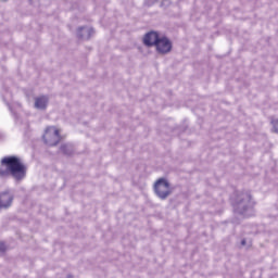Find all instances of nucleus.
<instances>
[{
  "label": "nucleus",
  "mask_w": 278,
  "mask_h": 278,
  "mask_svg": "<svg viewBox=\"0 0 278 278\" xmlns=\"http://www.w3.org/2000/svg\"><path fill=\"white\" fill-rule=\"evenodd\" d=\"M1 166H7V168L0 167V179H8L12 177L17 184L23 181L27 177V166L21 162L18 156H4L0 161Z\"/></svg>",
  "instance_id": "obj_1"
},
{
  "label": "nucleus",
  "mask_w": 278,
  "mask_h": 278,
  "mask_svg": "<svg viewBox=\"0 0 278 278\" xmlns=\"http://www.w3.org/2000/svg\"><path fill=\"white\" fill-rule=\"evenodd\" d=\"M255 207V201L249 191H241L237 194L233 202V212L240 216H253V208Z\"/></svg>",
  "instance_id": "obj_2"
},
{
  "label": "nucleus",
  "mask_w": 278,
  "mask_h": 278,
  "mask_svg": "<svg viewBox=\"0 0 278 278\" xmlns=\"http://www.w3.org/2000/svg\"><path fill=\"white\" fill-rule=\"evenodd\" d=\"M154 192L159 199L166 201L173 191L170 190V182L166 178H160L154 184Z\"/></svg>",
  "instance_id": "obj_3"
},
{
  "label": "nucleus",
  "mask_w": 278,
  "mask_h": 278,
  "mask_svg": "<svg viewBox=\"0 0 278 278\" xmlns=\"http://www.w3.org/2000/svg\"><path fill=\"white\" fill-rule=\"evenodd\" d=\"M61 141L62 137L60 136V130L55 128V126H50L46 129L43 142H46L48 147H58Z\"/></svg>",
  "instance_id": "obj_4"
},
{
  "label": "nucleus",
  "mask_w": 278,
  "mask_h": 278,
  "mask_svg": "<svg viewBox=\"0 0 278 278\" xmlns=\"http://www.w3.org/2000/svg\"><path fill=\"white\" fill-rule=\"evenodd\" d=\"M155 49L160 55H166L173 51V41H170L166 36L160 37L156 41Z\"/></svg>",
  "instance_id": "obj_5"
},
{
  "label": "nucleus",
  "mask_w": 278,
  "mask_h": 278,
  "mask_svg": "<svg viewBox=\"0 0 278 278\" xmlns=\"http://www.w3.org/2000/svg\"><path fill=\"white\" fill-rule=\"evenodd\" d=\"M14 203V194L10 191L0 192V210H10Z\"/></svg>",
  "instance_id": "obj_6"
},
{
  "label": "nucleus",
  "mask_w": 278,
  "mask_h": 278,
  "mask_svg": "<svg viewBox=\"0 0 278 278\" xmlns=\"http://www.w3.org/2000/svg\"><path fill=\"white\" fill-rule=\"evenodd\" d=\"M157 40H160V34L155 30H151L143 36V45L148 48L155 47Z\"/></svg>",
  "instance_id": "obj_7"
},
{
  "label": "nucleus",
  "mask_w": 278,
  "mask_h": 278,
  "mask_svg": "<svg viewBox=\"0 0 278 278\" xmlns=\"http://www.w3.org/2000/svg\"><path fill=\"white\" fill-rule=\"evenodd\" d=\"M93 34H94V29L88 26H80L77 28V31H76V36L78 40H90Z\"/></svg>",
  "instance_id": "obj_8"
},
{
  "label": "nucleus",
  "mask_w": 278,
  "mask_h": 278,
  "mask_svg": "<svg viewBox=\"0 0 278 278\" xmlns=\"http://www.w3.org/2000/svg\"><path fill=\"white\" fill-rule=\"evenodd\" d=\"M34 108L36 110H41L42 112H45V110H47V108H49V96H39L37 98H35V104Z\"/></svg>",
  "instance_id": "obj_9"
},
{
  "label": "nucleus",
  "mask_w": 278,
  "mask_h": 278,
  "mask_svg": "<svg viewBox=\"0 0 278 278\" xmlns=\"http://www.w3.org/2000/svg\"><path fill=\"white\" fill-rule=\"evenodd\" d=\"M60 151L66 157H71V156H73L75 154V148H73V144H71V143H63V144H61Z\"/></svg>",
  "instance_id": "obj_10"
},
{
  "label": "nucleus",
  "mask_w": 278,
  "mask_h": 278,
  "mask_svg": "<svg viewBox=\"0 0 278 278\" xmlns=\"http://www.w3.org/2000/svg\"><path fill=\"white\" fill-rule=\"evenodd\" d=\"M8 251V247H5L4 242H0V255H4Z\"/></svg>",
  "instance_id": "obj_11"
},
{
  "label": "nucleus",
  "mask_w": 278,
  "mask_h": 278,
  "mask_svg": "<svg viewBox=\"0 0 278 278\" xmlns=\"http://www.w3.org/2000/svg\"><path fill=\"white\" fill-rule=\"evenodd\" d=\"M154 3H157V0H144V5L148 8H151V5H154Z\"/></svg>",
  "instance_id": "obj_12"
},
{
  "label": "nucleus",
  "mask_w": 278,
  "mask_h": 278,
  "mask_svg": "<svg viewBox=\"0 0 278 278\" xmlns=\"http://www.w3.org/2000/svg\"><path fill=\"white\" fill-rule=\"evenodd\" d=\"M247 245V239H242L241 240V247H245Z\"/></svg>",
  "instance_id": "obj_13"
},
{
  "label": "nucleus",
  "mask_w": 278,
  "mask_h": 278,
  "mask_svg": "<svg viewBox=\"0 0 278 278\" xmlns=\"http://www.w3.org/2000/svg\"><path fill=\"white\" fill-rule=\"evenodd\" d=\"M67 278H75V277H74L73 275H71V274H70V275H67Z\"/></svg>",
  "instance_id": "obj_14"
}]
</instances>
